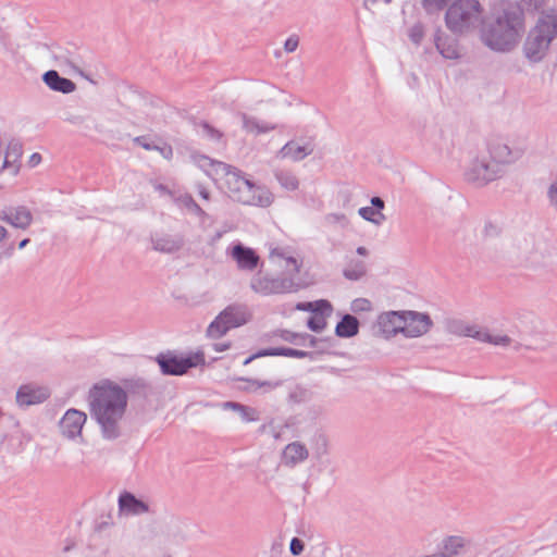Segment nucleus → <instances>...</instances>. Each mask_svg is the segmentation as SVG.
Here are the masks:
<instances>
[{
    "label": "nucleus",
    "mask_w": 557,
    "mask_h": 557,
    "mask_svg": "<svg viewBox=\"0 0 557 557\" xmlns=\"http://www.w3.org/2000/svg\"><path fill=\"white\" fill-rule=\"evenodd\" d=\"M525 33V14L520 2L502 0L484 15L479 38L494 52L507 53L516 49Z\"/></svg>",
    "instance_id": "nucleus-1"
},
{
    "label": "nucleus",
    "mask_w": 557,
    "mask_h": 557,
    "mask_svg": "<svg viewBox=\"0 0 557 557\" xmlns=\"http://www.w3.org/2000/svg\"><path fill=\"white\" fill-rule=\"evenodd\" d=\"M89 413L96 420L103 438L113 441L121 436L120 422L127 407V395L121 385L102 380L88 393Z\"/></svg>",
    "instance_id": "nucleus-2"
},
{
    "label": "nucleus",
    "mask_w": 557,
    "mask_h": 557,
    "mask_svg": "<svg viewBox=\"0 0 557 557\" xmlns=\"http://www.w3.org/2000/svg\"><path fill=\"white\" fill-rule=\"evenodd\" d=\"M484 7L480 0H454L446 9L447 29L457 36H468L482 25Z\"/></svg>",
    "instance_id": "nucleus-3"
},
{
    "label": "nucleus",
    "mask_w": 557,
    "mask_h": 557,
    "mask_svg": "<svg viewBox=\"0 0 557 557\" xmlns=\"http://www.w3.org/2000/svg\"><path fill=\"white\" fill-rule=\"evenodd\" d=\"M216 176L224 177L230 196L244 205L268 207L272 203V195L269 191H261L258 196L256 185L242 175V171L227 164H216Z\"/></svg>",
    "instance_id": "nucleus-4"
},
{
    "label": "nucleus",
    "mask_w": 557,
    "mask_h": 557,
    "mask_svg": "<svg viewBox=\"0 0 557 557\" xmlns=\"http://www.w3.org/2000/svg\"><path fill=\"white\" fill-rule=\"evenodd\" d=\"M556 37L557 12L547 13L529 30L522 46L523 55L532 63L541 62Z\"/></svg>",
    "instance_id": "nucleus-5"
},
{
    "label": "nucleus",
    "mask_w": 557,
    "mask_h": 557,
    "mask_svg": "<svg viewBox=\"0 0 557 557\" xmlns=\"http://www.w3.org/2000/svg\"><path fill=\"white\" fill-rule=\"evenodd\" d=\"M251 313L246 305L232 304L222 310L207 329V336L220 338L231 329L242 326L249 322Z\"/></svg>",
    "instance_id": "nucleus-6"
},
{
    "label": "nucleus",
    "mask_w": 557,
    "mask_h": 557,
    "mask_svg": "<svg viewBox=\"0 0 557 557\" xmlns=\"http://www.w3.org/2000/svg\"><path fill=\"white\" fill-rule=\"evenodd\" d=\"M504 175L505 171L499 170V166L486 153L471 159L463 172L465 181L474 187L486 186Z\"/></svg>",
    "instance_id": "nucleus-7"
},
{
    "label": "nucleus",
    "mask_w": 557,
    "mask_h": 557,
    "mask_svg": "<svg viewBox=\"0 0 557 557\" xmlns=\"http://www.w3.org/2000/svg\"><path fill=\"white\" fill-rule=\"evenodd\" d=\"M156 361L160 367L163 375H183L191 368L205 364V355L198 351L187 357H178L172 351L161 352L156 357Z\"/></svg>",
    "instance_id": "nucleus-8"
},
{
    "label": "nucleus",
    "mask_w": 557,
    "mask_h": 557,
    "mask_svg": "<svg viewBox=\"0 0 557 557\" xmlns=\"http://www.w3.org/2000/svg\"><path fill=\"white\" fill-rule=\"evenodd\" d=\"M407 315L412 320L418 319L417 311H389L379 315L377 325L380 331L386 336L391 337L397 333H404L407 337H417L418 327L407 326Z\"/></svg>",
    "instance_id": "nucleus-9"
},
{
    "label": "nucleus",
    "mask_w": 557,
    "mask_h": 557,
    "mask_svg": "<svg viewBox=\"0 0 557 557\" xmlns=\"http://www.w3.org/2000/svg\"><path fill=\"white\" fill-rule=\"evenodd\" d=\"M250 288L262 296L289 294L298 290L292 277H273L258 273L250 281Z\"/></svg>",
    "instance_id": "nucleus-10"
},
{
    "label": "nucleus",
    "mask_w": 557,
    "mask_h": 557,
    "mask_svg": "<svg viewBox=\"0 0 557 557\" xmlns=\"http://www.w3.org/2000/svg\"><path fill=\"white\" fill-rule=\"evenodd\" d=\"M486 154L499 166V170L506 172V166L519 160L522 156V151L512 150L507 144L494 140L487 145Z\"/></svg>",
    "instance_id": "nucleus-11"
},
{
    "label": "nucleus",
    "mask_w": 557,
    "mask_h": 557,
    "mask_svg": "<svg viewBox=\"0 0 557 557\" xmlns=\"http://www.w3.org/2000/svg\"><path fill=\"white\" fill-rule=\"evenodd\" d=\"M50 397V392L47 387L38 386L35 384L21 385L16 392V404L21 408H26L33 405L42 404Z\"/></svg>",
    "instance_id": "nucleus-12"
},
{
    "label": "nucleus",
    "mask_w": 557,
    "mask_h": 557,
    "mask_svg": "<svg viewBox=\"0 0 557 557\" xmlns=\"http://www.w3.org/2000/svg\"><path fill=\"white\" fill-rule=\"evenodd\" d=\"M87 420L85 412L77 409H69L60 421V429L67 438H75L82 434V429Z\"/></svg>",
    "instance_id": "nucleus-13"
},
{
    "label": "nucleus",
    "mask_w": 557,
    "mask_h": 557,
    "mask_svg": "<svg viewBox=\"0 0 557 557\" xmlns=\"http://www.w3.org/2000/svg\"><path fill=\"white\" fill-rule=\"evenodd\" d=\"M268 356H283V357H292V358H309L310 360H315L318 352L315 351H305L299 350L295 348L289 347H271V348H264L256 354L249 356L244 360V366L249 364L251 361H253L257 358L260 357H268Z\"/></svg>",
    "instance_id": "nucleus-14"
},
{
    "label": "nucleus",
    "mask_w": 557,
    "mask_h": 557,
    "mask_svg": "<svg viewBox=\"0 0 557 557\" xmlns=\"http://www.w3.org/2000/svg\"><path fill=\"white\" fill-rule=\"evenodd\" d=\"M474 542L462 535H446L442 539L438 548L445 557H459L467 548H473Z\"/></svg>",
    "instance_id": "nucleus-15"
},
{
    "label": "nucleus",
    "mask_w": 557,
    "mask_h": 557,
    "mask_svg": "<svg viewBox=\"0 0 557 557\" xmlns=\"http://www.w3.org/2000/svg\"><path fill=\"white\" fill-rule=\"evenodd\" d=\"M228 253L236 261L239 270L253 271L260 261L258 253L242 243L234 245Z\"/></svg>",
    "instance_id": "nucleus-16"
},
{
    "label": "nucleus",
    "mask_w": 557,
    "mask_h": 557,
    "mask_svg": "<svg viewBox=\"0 0 557 557\" xmlns=\"http://www.w3.org/2000/svg\"><path fill=\"white\" fill-rule=\"evenodd\" d=\"M152 248L162 253H174L180 251L184 245L185 239L181 234H163L156 233L151 235Z\"/></svg>",
    "instance_id": "nucleus-17"
},
{
    "label": "nucleus",
    "mask_w": 557,
    "mask_h": 557,
    "mask_svg": "<svg viewBox=\"0 0 557 557\" xmlns=\"http://www.w3.org/2000/svg\"><path fill=\"white\" fill-rule=\"evenodd\" d=\"M497 544V537H483L473 543V557H510L508 549L504 547H494Z\"/></svg>",
    "instance_id": "nucleus-18"
},
{
    "label": "nucleus",
    "mask_w": 557,
    "mask_h": 557,
    "mask_svg": "<svg viewBox=\"0 0 557 557\" xmlns=\"http://www.w3.org/2000/svg\"><path fill=\"white\" fill-rule=\"evenodd\" d=\"M119 509L126 515L139 516L149 511V505L133 493L124 491L119 496Z\"/></svg>",
    "instance_id": "nucleus-19"
},
{
    "label": "nucleus",
    "mask_w": 557,
    "mask_h": 557,
    "mask_svg": "<svg viewBox=\"0 0 557 557\" xmlns=\"http://www.w3.org/2000/svg\"><path fill=\"white\" fill-rule=\"evenodd\" d=\"M1 219L17 228L25 230L32 224L33 214L24 206L11 207L2 211Z\"/></svg>",
    "instance_id": "nucleus-20"
},
{
    "label": "nucleus",
    "mask_w": 557,
    "mask_h": 557,
    "mask_svg": "<svg viewBox=\"0 0 557 557\" xmlns=\"http://www.w3.org/2000/svg\"><path fill=\"white\" fill-rule=\"evenodd\" d=\"M401 14L404 24L408 26V36L413 44H418V8L417 0H407L403 4Z\"/></svg>",
    "instance_id": "nucleus-21"
},
{
    "label": "nucleus",
    "mask_w": 557,
    "mask_h": 557,
    "mask_svg": "<svg viewBox=\"0 0 557 557\" xmlns=\"http://www.w3.org/2000/svg\"><path fill=\"white\" fill-rule=\"evenodd\" d=\"M44 83L52 90L62 94H71L76 89V84L66 77H62L57 71L49 70L42 75Z\"/></svg>",
    "instance_id": "nucleus-22"
},
{
    "label": "nucleus",
    "mask_w": 557,
    "mask_h": 557,
    "mask_svg": "<svg viewBox=\"0 0 557 557\" xmlns=\"http://www.w3.org/2000/svg\"><path fill=\"white\" fill-rule=\"evenodd\" d=\"M122 388L126 391V395L146 399L152 393V386L143 377L123 379Z\"/></svg>",
    "instance_id": "nucleus-23"
},
{
    "label": "nucleus",
    "mask_w": 557,
    "mask_h": 557,
    "mask_svg": "<svg viewBox=\"0 0 557 557\" xmlns=\"http://www.w3.org/2000/svg\"><path fill=\"white\" fill-rule=\"evenodd\" d=\"M308 456L307 447L299 442L288 444L283 450V460L287 466H295L306 460Z\"/></svg>",
    "instance_id": "nucleus-24"
},
{
    "label": "nucleus",
    "mask_w": 557,
    "mask_h": 557,
    "mask_svg": "<svg viewBox=\"0 0 557 557\" xmlns=\"http://www.w3.org/2000/svg\"><path fill=\"white\" fill-rule=\"evenodd\" d=\"M313 152V146L310 144L300 146L294 140L286 143L280 150L282 158H289L293 161H301Z\"/></svg>",
    "instance_id": "nucleus-25"
},
{
    "label": "nucleus",
    "mask_w": 557,
    "mask_h": 557,
    "mask_svg": "<svg viewBox=\"0 0 557 557\" xmlns=\"http://www.w3.org/2000/svg\"><path fill=\"white\" fill-rule=\"evenodd\" d=\"M446 330L448 333L457 336H467L478 339L480 329L475 325L468 324L461 319H449L446 321Z\"/></svg>",
    "instance_id": "nucleus-26"
},
{
    "label": "nucleus",
    "mask_w": 557,
    "mask_h": 557,
    "mask_svg": "<svg viewBox=\"0 0 557 557\" xmlns=\"http://www.w3.org/2000/svg\"><path fill=\"white\" fill-rule=\"evenodd\" d=\"M360 323L352 314H345L336 324L335 334L342 338H349L358 334Z\"/></svg>",
    "instance_id": "nucleus-27"
},
{
    "label": "nucleus",
    "mask_w": 557,
    "mask_h": 557,
    "mask_svg": "<svg viewBox=\"0 0 557 557\" xmlns=\"http://www.w3.org/2000/svg\"><path fill=\"white\" fill-rule=\"evenodd\" d=\"M23 153V146L18 140L12 139L7 147L4 160L2 165L0 166V171L9 168H14L13 174H16L18 168L15 166V163L18 162L20 158Z\"/></svg>",
    "instance_id": "nucleus-28"
},
{
    "label": "nucleus",
    "mask_w": 557,
    "mask_h": 557,
    "mask_svg": "<svg viewBox=\"0 0 557 557\" xmlns=\"http://www.w3.org/2000/svg\"><path fill=\"white\" fill-rule=\"evenodd\" d=\"M435 46L445 59H457L459 57V48L455 39L438 35L435 38Z\"/></svg>",
    "instance_id": "nucleus-29"
},
{
    "label": "nucleus",
    "mask_w": 557,
    "mask_h": 557,
    "mask_svg": "<svg viewBox=\"0 0 557 557\" xmlns=\"http://www.w3.org/2000/svg\"><path fill=\"white\" fill-rule=\"evenodd\" d=\"M238 381L247 382L248 385L243 388L247 393H255L262 388L263 393H269L283 384V381H261L257 379L239 377Z\"/></svg>",
    "instance_id": "nucleus-30"
},
{
    "label": "nucleus",
    "mask_w": 557,
    "mask_h": 557,
    "mask_svg": "<svg viewBox=\"0 0 557 557\" xmlns=\"http://www.w3.org/2000/svg\"><path fill=\"white\" fill-rule=\"evenodd\" d=\"M512 249L517 258L529 260L534 251V242L531 237H517L512 242Z\"/></svg>",
    "instance_id": "nucleus-31"
},
{
    "label": "nucleus",
    "mask_w": 557,
    "mask_h": 557,
    "mask_svg": "<svg viewBox=\"0 0 557 557\" xmlns=\"http://www.w3.org/2000/svg\"><path fill=\"white\" fill-rule=\"evenodd\" d=\"M274 176L282 187L287 190H296L299 186V181L295 174L285 170H275Z\"/></svg>",
    "instance_id": "nucleus-32"
},
{
    "label": "nucleus",
    "mask_w": 557,
    "mask_h": 557,
    "mask_svg": "<svg viewBox=\"0 0 557 557\" xmlns=\"http://www.w3.org/2000/svg\"><path fill=\"white\" fill-rule=\"evenodd\" d=\"M367 268L363 261L357 260L345 268L343 275L349 281H359L366 275Z\"/></svg>",
    "instance_id": "nucleus-33"
},
{
    "label": "nucleus",
    "mask_w": 557,
    "mask_h": 557,
    "mask_svg": "<svg viewBox=\"0 0 557 557\" xmlns=\"http://www.w3.org/2000/svg\"><path fill=\"white\" fill-rule=\"evenodd\" d=\"M478 341L484 342V343H490V344H493L496 346H504V347L509 346L511 343V338L507 335H502V334L493 335V334H490L486 330H481V329H480V333L478 336Z\"/></svg>",
    "instance_id": "nucleus-34"
},
{
    "label": "nucleus",
    "mask_w": 557,
    "mask_h": 557,
    "mask_svg": "<svg viewBox=\"0 0 557 557\" xmlns=\"http://www.w3.org/2000/svg\"><path fill=\"white\" fill-rule=\"evenodd\" d=\"M311 397L312 393L309 388L296 385L290 389L287 399L292 404H302L309 401Z\"/></svg>",
    "instance_id": "nucleus-35"
},
{
    "label": "nucleus",
    "mask_w": 557,
    "mask_h": 557,
    "mask_svg": "<svg viewBox=\"0 0 557 557\" xmlns=\"http://www.w3.org/2000/svg\"><path fill=\"white\" fill-rule=\"evenodd\" d=\"M195 162L198 164L199 168L206 171V173L209 176H216V164L223 163L222 161L213 160L207 156L200 154L195 157Z\"/></svg>",
    "instance_id": "nucleus-36"
},
{
    "label": "nucleus",
    "mask_w": 557,
    "mask_h": 557,
    "mask_svg": "<svg viewBox=\"0 0 557 557\" xmlns=\"http://www.w3.org/2000/svg\"><path fill=\"white\" fill-rule=\"evenodd\" d=\"M358 213L364 220L376 225H380L385 220V215L382 212H377V210L371 207H362L359 209Z\"/></svg>",
    "instance_id": "nucleus-37"
},
{
    "label": "nucleus",
    "mask_w": 557,
    "mask_h": 557,
    "mask_svg": "<svg viewBox=\"0 0 557 557\" xmlns=\"http://www.w3.org/2000/svg\"><path fill=\"white\" fill-rule=\"evenodd\" d=\"M297 308L300 310H307V311L320 312V313H323L324 310H329V311L332 310L331 304L325 299H321L315 302L299 304L297 306Z\"/></svg>",
    "instance_id": "nucleus-38"
},
{
    "label": "nucleus",
    "mask_w": 557,
    "mask_h": 557,
    "mask_svg": "<svg viewBox=\"0 0 557 557\" xmlns=\"http://www.w3.org/2000/svg\"><path fill=\"white\" fill-rule=\"evenodd\" d=\"M422 5L424 10L429 13L433 12H440L443 9H447V7L454 1V0H421Z\"/></svg>",
    "instance_id": "nucleus-39"
},
{
    "label": "nucleus",
    "mask_w": 557,
    "mask_h": 557,
    "mask_svg": "<svg viewBox=\"0 0 557 557\" xmlns=\"http://www.w3.org/2000/svg\"><path fill=\"white\" fill-rule=\"evenodd\" d=\"M275 335H278L283 341L293 344H305L306 336L300 333H295L288 330H278Z\"/></svg>",
    "instance_id": "nucleus-40"
},
{
    "label": "nucleus",
    "mask_w": 557,
    "mask_h": 557,
    "mask_svg": "<svg viewBox=\"0 0 557 557\" xmlns=\"http://www.w3.org/2000/svg\"><path fill=\"white\" fill-rule=\"evenodd\" d=\"M182 205L198 216H205L206 212L195 201V199L190 195H184L181 197Z\"/></svg>",
    "instance_id": "nucleus-41"
},
{
    "label": "nucleus",
    "mask_w": 557,
    "mask_h": 557,
    "mask_svg": "<svg viewBox=\"0 0 557 557\" xmlns=\"http://www.w3.org/2000/svg\"><path fill=\"white\" fill-rule=\"evenodd\" d=\"M245 422H252L259 419L258 411L249 406H245L242 404V408L237 411Z\"/></svg>",
    "instance_id": "nucleus-42"
},
{
    "label": "nucleus",
    "mask_w": 557,
    "mask_h": 557,
    "mask_svg": "<svg viewBox=\"0 0 557 557\" xmlns=\"http://www.w3.org/2000/svg\"><path fill=\"white\" fill-rule=\"evenodd\" d=\"M200 126L202 128L203 135L211 140L219 141L223 137L222 132L214 128L208 122H201Z\"/></svg>",
    "instance_id": "nucleus-43"
},
{
    "label": "nucleus",
    "mask_w": 557,
    "mask_h": 557,
    "mask_svg": "<svg viewBox=\"0 0 557 557\" xmlns=\"http://www.w3.org/2000/svg\"><path fill=\"white\" fill-rule=\"evenodd\" d=\"M307 326L313 332H321L325 329L326 321L322 315H313L307 320Z\"/></svg>",
    "instance_id": "nucleus-44"
},
{
    "label": "nucleus",
    "mask_w": 557,
    "mask_h": 557,
    "mask_svg": "<svg viewBox=\"0 0 557 557\" xmlns=\"http://www.w3.org/2000/svg\"><path fill=\"white\" fill-rule=\"evenodd\" d=\"M434 323L428 313L420 312V336L429 333Z\"/></svg>",
    "instance_id": "nucleus-45"
},
{
    "label": "nucleus",
    "mask_w": 557,
    "mask_h": 557,
    "mask_svg": "<svg viewBox=\"0 0 557 557\" xmlns=\"http://www.w3.org/2000/svg\"><path fill=\"white\" fill-rule=\"evenodd\" d=\"M547 0H522L521 7L525 8L528 11L535 12L543 9L546 4Z\"/></svg>",
    "instance_id": "nucleus-46"
},
{
    "label": "nucleus",
    "mask_w": 557,
    "mask_h": 557,
    "mask_svg": "<svg viewBox=\"0 0 557 557\" xmlns=\"http://www.w3.org/2000/svg\"><path fill=\"white\" fill-rule=\"evenodd\" d=\"M352 312L368 311L371 309V302L366 298H357L351 302Z\"/></svg>",
    "instance_id": "nucleus-47"
},
{
    "label": "nucleus",
    "mask_w": 557,
    "mask_h": 557,
    "mask_svg": "<svg viewBox=\"0 0 557 557\" xmlns=\"http://www.w3.org/2000/svg\"><path fill=\"white\" fill-rule=\"evenodd\" d=\"M305 549V543L299 537H293L289 543V550L292 555L298 556L300 555Z\"/></svg>",
    "instance_id": "nucleus-48"
},
{
    "label": "nucleus",
    "mask_w": 557,
    "mask_h": 557,
    "mask_svg": "<svg viewBox=\"0 0 557 557\" xmlns=\"http://www.w3.org/2000/svg\"><path fill=\"white\" fill-rule=\"evenodd\" d=\"M483 233L487 237L498 236L500 234V227L496 223L487 221L484 224Z\"/></svg>",
    "instance_id": "nucleus-49"
},
{
    "label": "nucleus",
    "mask_w": 557,
    "mask_h": 557,
    "mask_svg": "<svg viewBox=\"0 0 557 557\" xmlns=\"http://www.w3.org/2000/svg\"><path fill=\"white\" fill-rule=\"evenodd\" d=\"M243 127L248 133H255V129H257V120L256 117L248 116L247 114H243Z\"/></svg>",
    "instance_id": "nucleus-50"
},
{
    "label": "nucleus",
    "mask_w": 557,
    "mask_h": 557,
    "mask_svg": "<svg viewBox=\"0 0 557 557\" xmlns=\"http://www.w3.org/2000/svg\"><path fill=\"white\" fill-rule=\"evenodd\" d=\"M299 45V38L295 35L288 37L284 44V49L286 52L290 53L294 52Z\"/></svg>",
    "instance_id": "nucleus-51"
},
{
    "label": "nucleus",
    "mask_w": 557,
    "mask_h": 557,
    "mask_svg": "<svg viewBox=\"0 0 557 557\" xmlns=\"http://www.w3.org/2000/svg\"><path fill=\"white\" fill-rule=\"evenodd\" d=\"M273 129H275L274 124H270V123H265V122H261V121L257 120V129H255L253 134H256V135L264 134V133H268Z\"/></svg>",
    "instance_id": "nucleus-52"
},
{
    "label": "nucleus",
    "mask_w": 557,
    "mask_h": 557,
    "mask_svg": "<svg viewBox=\"0 0 557 557\" xmlns=\"http://www.w3.org/2000/svg\"><path fill=\"white\" fill-rule=\"evenodd\" d=\"M134 143L141 146L146 150H154L159 149L158 145L148 143L147 138L145 136H138L134 139Z\"/></svg>",
    "instance_id": "nucleus-53"
},
{
    "label": "nucleus",
    "mask_w": 557,
    "mask_h": 557,
    "mask_svg": "<svg viewBox=\"0 0 557 557\" xmlns=\"http://www.w3.org/2000/svg\"><path fill=\"white\" fill-rule=\"evenodd\" d=\"M63 120L65 122H69L71 124H74V125H81L84 123V117L82 115H77V114H72V113H66L63 117Z\"/></svg>",
    "instance_id": "nucleus-54"
},
{
    "label": "nucleus",
    "mask_w": 557,
    "mask_h": 557,
    "mask_svg": "<svg viewBox=\"0 0 557 557\" xmlns=\"http://www.w3.org/2000/svg\"><path fill=\"white\" fill-rule=\"evenodd\" d=\"M156 151H159L163 158L170 160L173 157V149L170 145L164 144L163 146H159V149H154Z\"/></svg>",
    "instance_id": "nucleus-55"
},
{
    "label": "nucleus",
    "mask_w": 557,
    "mask_h": 557,
    "mask_svg": "<svg viewBox=\"0 0 557 557\" xmlns=\"http://www.w3.org/2000/svg\"><path fill=\"white\" fill-rule=\"evenodd\" d=\"M325 220L329 223H339L346 220L345 214L343 213H330L325 216Z\"/></svg>",
    "instance_id": "nucleus-56"
},
{
    "label": "nucleus",
    "mask_w": 557,
    "mask_h": 557,
    "mask_svg": "<svg viewBox=\"0 0 557 557\" xmlns=\"http://www.w3.org/2000/svg\"><path fill=\"white\" fill-rule=\"evenodd\" d=\"M371 208H374V210H377V212H381L385 206L384 200L377 196L371 198Z\"/></svg>",
    "instance_id": "nucleus-57"
},
{
    "label": "nucleus",
    "mask_w": 557,
    "mask_h": 557,
    "mask_svg": "<svg viewBox=\"0 0 557 557\" xmlns=\"http://www.w3.org/2000/svg\"><path fill=\"white\" fill-rule=\"evenodd\" d=\"M287 267L293 265V273L298 274L300 272V263L294 258V257H286L285 258Z\"/></svg>",
    "instance_id": "nucleus-58"
},
{
    "label": "nucleus",
    "mask_w": 557,
    "mask_h": 557,
    "mask_svg": "<svg viewBox=\"0 0 557 557\" xmlns=\"http://www.w3.org/2000/svg\"><path fill=\"white\" fill-rule=\"evenodd\" d=\"M222 408L232 409L237 412L242 408V404L235 401H225L222 404Z\"/></svg>",
    "instance_id": "nucleus-59"
},
{
    "label": "nucleus",
    "mask_w": 557,
    "mask_h": 557,
    "mask_svg": "<svg viewBox=\"0 0 557 557\" xmlns=\"http://www.w3.org/2000/svg\"><path fill=\"white\" fill-rule=\"evenodd\" d=\"M14 252V244L11 243L1 253H0V261L3 258H10Z\"/></svg>",
    "instance_id": "nucleus-60"
},
{
    "label": "nucleus",
    "mask_w": 557,
    "mask_h": 557,
    "mask_svg": "<svg viewBox=\"0 0 557 557\" xmlns=\"http://www.w3.org/2000/svg\"><path fill=\"white\" fill-rule=\"evenodd\" d=\"M40 162H41V154H40V153L35 152V153H33V154L29 157L28 164H29L30 166H36V165H38Z\"/></svg>",
    "instance_id": "nucleus-61"
},
{
    "label": "nucleus",
    "mask_w": 557,
    "mask_h": 557,
    "mask_svg": "<svg viewBox=\"0 0 557 557\" xmlns=\"http://www.w3.org/2000/svg\"><path fill=\"white\" fill-rule=\"evenodd\" d=\"M270 257L273 258V257H278L281 259H285V253L284 251L281 249V248H273L270 252Z\"/></svg>",
    "instance_id": "nucleus-62"
},
{
    "label": "nucleus",
    "mask_w": 557,
    "mask_h": 557,
    "mask_svg": "<svg viewBox=\"0 0 557 557\" xmlns=\"http://www.w3.org/2000/svg\"><path fill=\"white\" fill-rule=\"evenodd\" d=\"M231 347V343L214 344L213 348L215 351H224Z\"/></svg>",
    "instance_id": "nucleus-63"
},
{
    "label": "nucleus",
    "mask_w": 557,
    "mask_h": 557,
    "mask_svg": "<svg viewBox=\"0 0 557 557\" xmlns=\"http://www.w3.org/2000/svg\"><path fill=\"white\" fill-rule=\"evenodd\" d=\"M304 335L306 336V339H309L310 347H317L318 343L322 342L321 339H318L317 337H314L312 335H309V334H304Z\"/></svg>",
    "instance_id": "nucleus-64"
}]
</instances>
